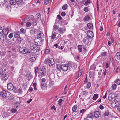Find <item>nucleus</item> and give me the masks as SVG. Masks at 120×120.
I'll return each mask as SVG.
<instances>
[{"label": "nucleus", "mask_w": 120, "mask_h": 120, "mask_svg": "<svg viewBox=\"0 0 120 120\" xmlns=\"http://www.w3.org/2000/svg\"><path fill=\"white\" fill-rule=\"evenodd\" d=\"M84 120H93L92 118L90 117H87V118H85Z\"/></svg>", "instance_id": "nucleus-54"}, {"label": "nucleus", "mask_w": 120, "mask_h": 120, "mask_svg": "<svg viewBox=\"0 0 120 120\" xmlns=\"http://www.w3.org/2000/svg\"><path fill=\"white\" fill-rule=\"evenodd\" d=\"M30 60L31 62H33L35 60L36 58L34 56L30 55L29 57Z\"/></svg>", "instance_id": "nucleus-15"}, {"label": "nucleus", "mask_w": 120, "mask_h": 120, "mask_svg": "<svg viewBox=\"0 0 120 120\" xmlns=\"http://www.w3.org/2000/svg\"><path fill=\"white\" fill-rule=\"evenodd\" d=\"M103 71V77H105V76L106 75V74L108 73V70H106V69H105V70H104Z\"/></svg>", "instance_id": "nucleus-36"}, {"label": "nucleus", "mask_w": 120, "mask_h": 120, "mask_svg": "<svg viewBox=\"0 0 120 120\" xmlns=\"http://www.w3.org/2000/svg\"><path fill=\"white\" fill-rule=\"evenodd\" d=\"M66 30L65 29L63 28H59L57 31V32L60 34H62Z\"/></svg>", "instance_id": "nucleus-10"}, {"label": "nucleus", "mask_w": 120, "mask_h": 120, "mask_svg": "<svg viewBox=\"0 0 120 120\" xmlns=\"http://www.w3.org/2000/svg\"><path fill=\"white\" fill-rule=\"evenodd\" d=\"M35 50L33 51V52H38L40 51V49L39 48H36L34 49Z\"/></svg>", "instance_id": "nucleus-35"}, {"label": "nucleus", "mask_w": 120, "mask_h": 120, "mask_svg": "<svg viewBox=\"0 0 120 120\" xmlns=\"http://www.w3.org/2000/svg\"><path fill=\"white\" fill-rule=\"evenodd\" d=\"M82 74V72L80 71V72H79L78 74V75L76 76L75 77L76 78V79L78 78L79 77H80L81 75Z\"/></svg>", "instance_id": "nucleus-42"}, {"label": "nucleus", "mask_w": 120, "mask_h": 120, "mask_svg": "<svg viewBox=\"0 0 120 120\" xmlns=\"http://www.w3.org/2000/svg\"><path fill=\"white\" fill-rule=\"evenodd\" d=\"M78 50L79 52H81L82 51L83 45H78Z\"/></svg>", "instance_id": "nucleus-25"}, {"label": "nucleus", "mask_w": 120, "mask_h": 120, "mask_svg": "<svg viewBox=\"0 0 120 120\" xmlns=\"http://www.w3.org/2000/svg\"><path fill=\"white\" fill-rule=\"evenodd\" d=\"M86 34L88 37L90 38H92L94 37V34L93 32L90 30L88 31Z\"/></svg>", "instance_id": "nucleus-7"}, {"label": "nucleus", "mask_w": 120, "mask_h": 120, "mask_svg": "<svg viewBox=\"0 0 120 120\" xmlns=\"http://www.w3.org/2000/svg\"><path fill=\"white\" fill-rule=\"evenodd\" d=\"M115 57L118 59H120V53H116L115 55Z\"/></svg>", "instance_id": "nucleus-33"}, {"label": "nucleus", "mask_w": 120, "mask_h": 120, "mask_svg": "<svg viewBox=\"0 0 120 120\" xmlns=\"http://www.w3.org/2000/svg\"><path fill=\"white\" fill-rule=\"evenodd\" d=\"M35 17L37 20L39 21L41 19V15L40 13H37L35 15Z\"/></svg>", "instance_id": "nucleus-13"}, {"label": "nucleus", "mask_w": 120, "mask_h": 120, "mask_svg": "<svg viewBox=\"0 0 120 120\" xmlns=\"http://www.w3.org/2000/svg\"><path fill=\"white\" fill-rule=\"evenodd\" d=\"M13 36V34L12 33H10L8 37L10 39L12 38Z\"/></svg>", "instance_id": "nucleus-53"}, {"label": "nucleus", "mask_w": 120, "mask_h": 120, "mask_svg": "<svg viewBox=\"0 0 120 120\" xmlns=\"http://www.w3.org/2000/svg\"><path fill=\"white\" fill-rule=\"evenodd\" d=\"M19 103L18 102H16L14 104V107L17 108L19 106Z\"/></svg>", "instance_id": "nucleus-37"}, {"label": "nucleus", "mask_w": 120, "mask_h": 120, "mask_svg": "<svg viewBox=\"0 0 120 120\" xmlns=\"http://www.w3.org/2000/svg\"><path fill=\"white\" fill-rule=\"evenodd\" d=\"M34 41L36 45L37 46H41L42 44L43 41L42 39L36 38L34 39Z\"/></svg>", "instance_id": "nucleus-3"}, {"label": "nucleus", "mask_w": 120, "mask_h": 120, "mask_svg": "<svg viewBox=\"0 0 120 120\" xmlns=\"http://www.w3.org/2000/svg\"><path fill=\"white\" fill-rule=\"evenodd\" d=\"M56 33H54L52 35V36H51L52 39H55L56 38Z\"/></svg>", "instance_id": "nucleus-38"}, {"label": "nucleus", "mask_w": 120, "mask_h": 120, "mask_svg": "<svg viewBox=\"0 0 120 120\" xmlns=\"http://www.w3.org/2000/svg\"><path fill=\"white\" fill-rule=\"evenodd\" d=\"M7 88L9 91L16 89L15 88H14V86L10 82L8 83L7 85Z\"/></svg>", "instance_id": "nucleus-5"}, {"label": "nucleus", "mask_w": 120, "mask_h": 120, "mask_svg": "<svg viewBox=\"0 0 120 120\" xmlns=\"http://www.w3.org/2000/svg\"><path fill=\"white\" fill-rule=\"evenodd\" d=\"M77 109V106L76 105H74V106L73 108L72 109V111L74 112H75Z\"/></svg>", "instance_id": "nucleus-46"}, {"label": "nucleus", "mask_w": 120, "mask_h": 120, "mask_svg": "<svg viewBox=\"0 0 120 120\" xmlns=\"http://www.w3.org/2000/svg\"><path fill=\"white\" fill-rule=\"evenodd\" d=\"M91 86V83L90 82H88L87 85V87L88 88H90Z\"/></svg>", "instance_id": "nucleus-51"}, {"label": "nucleus", "mask_w": 120, "mask_h": 120, "mask_svg": "<svg viewBox=\"0 0 120 120\" xmlns=\"http://www.w3.org/2000/svg\"><path fill=\"white\" fill-rule=\"evenodd\" d=\"M20 33L24 34L25 33V30L23 28L21 29L20 30Z\"/></svg>", "instance_id": "nucleus-40"}, {"label": "nucleus", "mask_w": 120, "mask_h": 120, "mask_svg": "<svg viewBox=\"0 0 120 120\" xmlns=\"http://www.w3.org/2000/svg\"><path fill=\"white\" fill-rule=\"evenodd\" d=\"M0 39L1 42H3L6 39V38L5 36H1Z\"/></svg>", "instance_id": "nucleus-30"}, {"label": "nucleus", "mask_w": 120, "mask_h": 120, "mask_svg": "<svg viewBox=\"0 0 120 120\" xmlns=\"http://www.w3.org/2000/svg\"><path fill=\"white\" fill-rule=\"evenodd\" d=\"M11 111L12 112L15 113L17 111V110L13 108L11 109Z\"/></svg>", "instance_id": "nucleus-58"}, {"label": "nucleus", "mask_w": 120, "mask_h": 120, "mask_svg": "<svg viewBox=\"0 0 120 120\" xmlns=\"http://www.w3.org/2000/svg\"><path fill=\"white\" fill-rule=\"evenodd\" d=\"M30 48L31 50L33 51L35 50L34 49L35 48V47L34 44L32 43H30Z\"/></svg>", "instance_id": "nucleus-24"}, {"label": "nucleus", "mask_w": 120, "mask_h": 120, "mask_svg": "<svg viewBox=\"0 0 120 120\" xmlns=\"http://www.w3.org/2000/svg\"><path fill=\"white\" fill-rule=\"evenodd\" d=\"M26 77L29 79H31L32 78V76L30 74H27L26 75Z\"/></svg>", "instance_id": "nucleus-31"}, {"label": "nucleus", "mask_w": 120, "mask_h": 120, "mask_svg": "<svg viewBox=\"0 0 120 120\" xmlns=\"http://www.w3.org/2000/svg\"><path fill=\"white\" fill-rule=\"evenodd\" d=\"M33 16L30 15H28L22 20V22L24 23L26 22L30 19L31 17L32 18Z\"/></svg>", "instance_id": "nucleus-6"}, {"label": "nucleus", "mask_w": 120, "mask_h": 120, "mask_svg": "<svg viewBox=\"0 0 120 120\" xmlns=\"http://www.w3.org/2000/svg\"><path fill=\"white\" fill-rule=\"evenodd\" d=\"M90 19V17L89 15L85 16L83 19V20L84 21H87L89 20Z\"/></svg>", "instance_id": "nucleus-26"}, {"label": "nucleus", "mask_w": 120, "mask_h": 120, "mask_svg": "<svg viewBox=\"0 0 120 120\" xmlns=\"http://www.w3.org/2000/svg\"><path fill=\"white\" fill-rule=\"evenodd\" d=\"M115 83L117 84L120 85V79H117Z\"/></svg>", "instance_id": "nucleus-49"}, {"label": "nucleus", "mask_w": 120, "mask_h": 120, "mask_svg": "<svg viewBox=\"0 0 120 120\" xmlns=\"http://www.w3.org/2000/svg\"><path fill=\"white\" fill-rule=\"evenodd\" d=\"M38 69V67L36 66L35 68V74L37 72Z\"/></svg>", "instance_id": "nucleus-64"}, {"label": "nucleus", "mask_w": 120, "mask_h": 120, "mask_svg": "<svg viewBox=\"0 0 120 120\" xmlns=\"http://www.w3.org/2000/svg\"><path fill=\"white\" fill-rule=\"evenodd\" d=\"M10 2L11 4L12 5H14L17 4L16 0H10Z\"/></svg>", "instance_id": "nucleus-22"}, {"label": "nucleus", "mask_w": 120, "mask_h": 120, "mask_svg": "<svg viewBox=\"0 0 120 120\" xmlns=\"http://www.w3.org/2000/svg\"><path fill=\"white\" fill-rule=\"evenodd\" d=\"M37 23V22L35 20H33L32 22V25L33 26H36Z\"/></svg>", "instance_id": "nucleus-34"}, {"label": "nucleus", "mask_w": 120, "mask_h": 120, "mask_svg": "<svg viewBox=\"0 0 120 120\" xmlns=\"http://www.w3.org/2000/svg\"><path fill=\"white\" fill-rule=\"evenodd\" d=\"M19 51L21 52H30L29 49L25 47H20L19 48Z\"/></svg>", "instance_id": "nucleus-8"}, {"label": "nucleus", "mask_w": 120, "mask_h": 120, "mask_svg": "<svg viewBox=\"0 0 120 120\" xmlns=\"http://www.w3.org/2000/svg\"><path fill=\"white\" fill-rule=\"evenodd\" d=\"M84 11L85 12H87L89 11V9L87 7H86L84 8Z\"/></svg>", "instance_id": "nucleus-47"}, {"label": "nucleus", "mask_w": 120, "mask_h": 120, "mask_svg": "<svg viewBox=\"0 0 120 120\" xmlns=\"http://www.w3.org/2000/svg\"><path fill=\"white\" fill-rule=\"evenodd\" d=\"M0 77H1L2 80L4 81H5L8 79V77L6 75V74L4 72L3 73L1 74Z\"/></svg>", "instance_id": "nucleus-9"}, {"label": "nucleus", "mask_w": 120, "mask_h": 120, "mask_svg": "<svg viewBox=\"0 0 120 120\" xmlns=\"http://www.w3.org/2000/svg\"><path fill=\"white\" fill-rule=\"evenodd\" d=\"M31 25V23L30 22H27L26 24V25L27 27H30Z\"/></svg>", "instance_id": "nucleus-43"}, {"label": "nucleus", "mask_w": 120, "mask_h": 120, "mask_svg": "<svg viewBox=\"0 0 120 120\" xmlns=\"http://www.w3.org/2000/svg\"><path fill=\"white\" fill-rule=\"evenodd\" d=\"M3 71L2 69L0 68V76L1 75V74L3 73Z\"/></svg>", "instance_id": "nucleus-63"}, {"label": "nucleus", "mask_w": 120, "mask_h": 120, "mask_svg": "<svg viewBox=\"0 0 120 120\" xmlns=\"http://www.w3.org/2000/svg\"><path fill=\"white\" fill-rule=\"evenodd\" d=\"M51 109H54L55 111H56V109L55 108V106L54 105H53L51 108Z\"/></svg>", "instance_id": "nucleus-61"}, {"label": "nucleus", "mask_w": 120, "mask_h": 120, "mask_svg": "<svg viewBox=\"0 0 120 120\" xmlns=\"http://www.w3.org/2000/svg\"><path fill=\"white\" fill-rule=\"evenodd\" d=\"M68 5L67 4H66L63 6L62 7V9L63 10H65L68 8Z\"/></svg>", "instance_id": "nucleus-39"}, {"label": "nucleus", "mask_w": 120, "mask_h": 120, "mask_svg": "<svg viewBox=\"0 0 120 120\" xmlns=\"http://www.w3.org/2000/svg\"><path fill=\"white\" fill-rule=\"evenodd\" d=\"M17 4L18 5H20L22 3L23 0H16Z\"/></svg>", "instance_id": "nucleus-29"}, {"label": "nucleus", "mask_w": 120, "mask_h": 120, "mask_svg": "<svg viewBox=\"0 0 120 120\" xmlns=\"http://www.w3.org/2000/svg\"><path fill=\"white\" fill-rule=\"evenodd\" d=\"M19 31L15 32L14 33V38H18L19 37Z\"/></svg>", "instance_id": "nucleus-17"}, {"label": "nucleus", "mask_w": 120, "mask_h": 120, "mask_svg": "<svg viewBox=\"0 0 120 120\" xmlns=\"http://www.w3.org/2000/svg\"><path fill=\"white\" fill-rule=\"evenodd\" d=\"M46 64H48L49 66H51L54 64V59L52 58L46 59L45 60Z\"/></svg>", "instance_id": "nucleus-1"}, {"label": "nucleus", "mask_w": 120, "mask_h": 120, "mask_svg": "<svg viewBox=\"0 0 120 120\" xmlns=\"http://www.w3.org/2000/svg\"><path fill=\"white\" fill-rule=\"evenodd\" d=\"M46 84L45 83H41V88L42 89H45L47 88V86H46Z\"/></svg>", "instance_id": "nucleus-19"}, {"label": "nucleus", "mask_w": 120, "mask_h": 120, "mask_svg": "<svg viewBox=\"0 0 120 120\" xmlns=\"http://www.w3.org/2000/svg\"><path fill=\"white\" fill-rule=\"evenodd\" d=\"M98 95L97 94H95L93 96L92 99L94 100H95L98 98Z\"/></svg>", "instance_id": "nucleus-28"}, {"label": "nucleus", "mask_w": 120, "mask_h": 120, "mask_svg": "<svg viewBox=\"0 0 120 120\" xmlns=\"http://www.w3.org/2000/svg\"><path fill=\"white\" fill-rule=\"evenodd\" d=\"M2 33L5 35H7L8 33V28H6L3 29Z\"/></svg>", "instance_id": "nucleus-16"}, {"label": "nucleus", "mask_w": 120, "mask_h": 120, "mask_svg": "<svg viewBox=\"0 0 120 120\" xmlns=\"http://www.w3.org/2000/svg\"><path fill=\"white\" fill-rule=\"evenodd\" d=\"M109 111H106L103 114V116H108L109 115Z\"/></svg>", "instance_id": "nucleus-32"}, {"label": "nucleus", "mask_w": 120, "mask_h": 120, "mask_svg": "<svg viewBox=\"0 0 120 120\" xmlns=\"http://www.w3.org/2000/svg\"><path fill=\"white\" fill-rule=\"evenodd\" d=\"M17 91L18 93H21L22 92V90L21 88H19L17 90Z\"/></svg>", "instance_id": "nucleus-44"}, {"label": "nucleus", "mask_w": 120, "mask_h": 120, "mask_svg": "<svg viewBox=\"0 0 120 120\" xmlns=\"http://www.w3.org/2000/svg\"><path fill=\"white\" fill-rule=\"evenodd\" d=\"M46 81V80L45 78H43L41 79V82H42V83H45Z\"/></svg>", "instance_id": "nucleus-59"}, {"label": "nucleus", "mask_w": 120, "mask_h": 120, "mask_svg": "<svg viewBox=\"0 0 120 120\" xmlns=\"http://www.w3.org/2000/svg\"><path fill=\"white\" fill-rule=\"evenodd\" d=\"M3 114L5 117H7L11 115V112L10 110H8L7 112H4Z\"/></svg>", "instance_id": "nucleus-12"}, {"label": "nucleus", "mask_w": 120, "mask_h": 120, "mask_svg": "<svg viewBox=\"0 0 120 120\" xmlns=\"http://www.w3.org/2000/svg\"><path fill=\"white\" fill-rule=\"evenodd\" d=\"M90 1L89 0H88L86 1L85 2V4H84V5H87L88 4H90Z\"/></svg>", "instance_id": "nucleus-48"}, {"label": "nucleus", "mask_w": 120, "mask_h": 120, "mask_svg": "<svg viewBox=\"0 0 120 120\" xmlns=\"http://www.w3.org/2000/svg\"><path fill=\"white\" fill-rule=\"evenodd\" d=\"M103 29V27L102 25H101L100 27V30L101 31H102Z\"/></svg>", "instance_id": "nucleus-62"}, {"label": "nucleus", "mask_w": 120, "mask_h": 120, "mask_svg": "<svg viewBox=\"0 0 120 120\" xmlns=\"http://www.w3.org/2000/svg\"><path fill=\"white\" fill-rule=\"evenodd\" d=\"M37 32V35L38 37L37 38H38L40 39H42V38L44 37V35L43 33L40 31L36 30Z\"/></svg>", "instance_id": "nucleus-4"}, {"label": "nucleus", "mask_w": 120, "mask_h": 120, "mask_svg": "<svg viewBox=\"0 0 120 120\" xmlns=\"http://www.w3.org/2000/svg\"><path fill=\"white\" fill-rule=\"evenodd\" d=\"M50 0H45L44 4L45 5H46L49 3V1Z\"/></svg>", "instance_id": "nucleus-55"}, {"label": "nucleus", "mask_w": 120, "mask_h": 120, "mask_svg": "<svg viewBox=\"0 0 120 120\" xmlns=\"http://www.w3.org/2000/svg\"><path fill=\"white\" fill-rule=\"evenodd\" d=\"M46 70L45 67H44L41 68L38 73L39 76H43L45 75L46 73Z\"/></svg>", "instance_id": "nucleus-2"}, {"label": "nucleus", "mask_w": 120, "mask_h": 120, "mask_svg": "<svg viewBox=\"0 0 120 120\" xmlns=\"http://www.w3.org/2000/svg\"><path fill=\"white\" fill-rule=\"evenodd\" d=\"M93 117V113H90L88 115L87 117H90L91 118H92Z\"/></svg>", "instance_id": "nucleus-50"}, {"label": "nucleus", "mask_w": 120, "mask_h": 120, "mask_svg": "<svg viewBox=\"0 0 120 120\" xmlns=\"http://www.w3.org/2000/svg\"><path fill=\"white\" fill-rule=\"evenodd\" d=\"M73 63L71 62H68L67 66H68V69H70L71 68H72V65Z\"/></svg>", "instance_id": "nucleus-21"}, {"label": "nucleus", "mask_w": 120, "mask_h": 120, "mask_svg": "<svg viewBox=\"0 0 120 120\" xmlns=\"http://www.w3.org/2000/svg\"><path fill=\"white\" fill-rule=\"evenodd\" d=\"M7 95L6 91L5 90H3L0 93V96L4 98Z\"/></svg>", "instance_id": "nucleus-14"}, {"label": "nucleus", "mask_w": 120, "mask_h": 120, "mask_svg": "<svg viewBox=\"0 0 120 120\" xmlns=\"http://www.w3.org/2000/svg\"><path fill=\"white\" fill-rule=\"evenodd\" d=\"M117 85L116 84H114L112 86V88L113 89H115L116 88Z\"/></svg>", "instance_id": "nucleus-52"}, {"label": "nucleus", "mask_w": 120, "mask_h": 120, "mask_svg": "<svg viewBox=\"0 0 120 120\" xmlns=\"http://www.w3.org/2000/svg\"><path fill=\"white\" fill-rule=\"evenodd\" d=\"M83 42L85 44H87L89 42V39L85 37L83 40Z\"/></svg>", "instance_id": "nucleus-20"}, {"label": "nucleus", "mask_w": 120, "mask_h": 120, "mask_svg": "<svg viewBox=\"0 0 120 120\" xmlns=\"http://www.w3.org/2000/svg\"><path fill=\"white\" fill-rule=\"evenodd\" d=\"M86 110L85 109H82L80 111V113H84V112H85V111H86Z\"/></svg>", "instance_id": "nucleus-56"}, {"label": "nucleus", "mask_w": 120, "mask_h": 120, "mask_svg": "<svg viewBox=\"0 0 120 120\" xmlns=\"http://www.w3.org/2000/svg\"><path fill=\"white\" fill-rule=\"evenodd\" d=\"M33 86L34 88V90H37V88L36 86V83H34L33 84Z\"/></svg>", "instance_id": "nucleus-57"}, {"label": "nucleus", "mask_w": 120, "mask_h": 120, "mask_svg": "<svg viewBox=\"0 0 120 120\" xmlns=\"http://www.w3.org/2000/svg\"><path fill=\"white\" fill-rule=\"evenodd\" d=\"M90 68V69L92 70H94L96 69V66L95 65H93L91 66Z\"/></svg>", "instance_id": "nucleus-45"}, {"label": "nucleus", "mask_w": 120, "mask_h": 120, "mask_svg": "<svg viewBox=\"0 0 120 120\" xmlns=\"http://www.w3.org/2000/svg\"><path fill=\"white\" fill-rule=\"evenodd\" d=\"M59 26L56 25H54L53 27V30L56 31V30H58L59 28Z\"/></svg>", "instance_id": "nucleus-27"}, {"label": "nucleus", "mask_w": 120, "mask_h": 120, "mask_svg": "<svg viewBox=\"0 0 120 120\" xmlns=\"http://www.w3.org/2000/svg\"><path fill=\"white\" fill-rule=\"evenodd\" d=\"M87 26L88 28L90 29H92L93 28V25L90 22H89L87 24Z\"/></svg>", "instance_id": "nucleus-23"}, {"label": "nucleus", "mask_w": 120, "mask_h": 120, "mask_svg": "<svg viewBox=\"0 0 120 120\" xmlns=\"http://www.w3.org/2000/svg\"><path fill=\"white\" fill-rule=\"evenodd\" d=\"M57 17L58 19L60 20H61L62 19V17L60 15H58L57 16Z\"/></svg>", "instance_id": "nucleus-60"}, {"label": "nucleus", "mask_w": 120, "mask_h": 120, "mask_svg": "<svg viewBox=\"0 0 120 120\" xmlns=\"http://www.w3.org/2000/svg\"><path fill=\"white\" fill-rule=\"evenodd\" d=\"M95 117L96 118H98L100 116V113L98 111H96L94 113Z\"/></svg>", "instance_id": "nucleus-18"}, {"label": "nucleus", "mask_w": 120, "mask_h": 120, "mask_svg": "<svg viewBox=\"0 0 120 120\" xmlns=\"http://www.w3.org/2000/svg\"><path fill=\"white\" fill-rule=\"evenodd\" d=\"M61 69V68H60V67H58L57 68L56 71L57 74L59 73L60 72Z\"/></svg>", "instance_id": "nucleus-41"}, {"label": "nucleus", "mask_w": 120, "mask_h": 120, "mask_svg": "<svg viewBox=\"0 0 120 120\" xmlns=\"http://www.w3.org/2000/svg\"><path fill=\"white\" fill-rule=\"evenodd\" d=\"M61 69L64 71H67L68 69L67 65L65 64L62 65L61 66Z\"/></svg>", "instance_id": "nucleus-11"}]
</instances>
